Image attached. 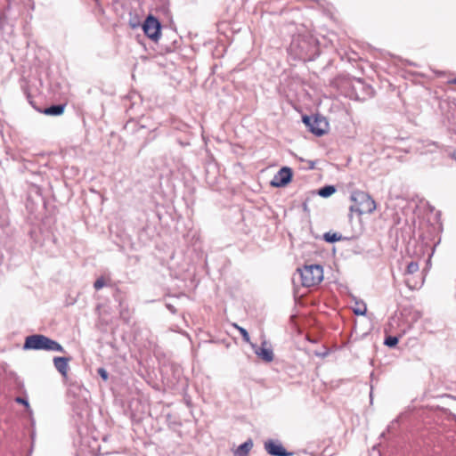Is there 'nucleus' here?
Masks as SVG:
<instances>
[{"label": "nucleus", "instance_id": "nucleus-9", "mask_svg": "<svg viewBox=\"0 0 456 456\" xmlns=\"http://www.w3.org/2000/svg\"><path fill=\"white\" fill-rule=\"evenodd\" d=\"M53 361L55 369L65 378L68 373L70 358L55 356Z\"/></svg>", "mask_w": 456, "mask_h": 456}, {"label": "nucleus", "instance_id": "nucleus-3", "mask_svg": "<svg viewBox=\"0 0 456 456\" xmlns=\"http://www.w3.org/2000/svg\"><path fill=\"white\" fill-rule=\"evenodd\" d=\"M297 273L302 286L310 288L319 284L323 280V268L320 265H305L297 268Z\"/></svg>", "mask_w": 456, "mask_h": 456}, {"label": "nucleus", "instance_id": "nucleus-21", "mask_svg": "<svg viewBox=\"0 0 456 456\" xmlns=\"http://www.w3.org/2000/svg\"><path fill=\"white\" fill-rule=\"evenodd\" d=\"M97 373L98 375L103 379V380H108L109 379V373L108 371L104 369V368H99L97 370Z\"/></svg>", "mask_w": 456, "mask_h": 456}, {"label": "nucleus", "instance_id": "nucleus-16", "mask_svg": "<svg viewBox=\"0 0 456 456\" xmlns=\"http://www.w3.org/2000/svg\"><path fill=\"white\" fill-rule=\"evenodd\" d=\"M398 338L395 336H388L386 338L384 344L389 347H394L398 344Z\"/></svg>", "mask_w": 456, "mask_h": 456}, {"label": "nucleus", "instance_id": "nucleus-13", "mask_svg": "<svg viewBox=\"0 0 456 456\" xmlns=\"http://www.w3.org/2000/svg\"><path fill=\"white\" fill-rule=\"evenodd\" d=\"M336 191V188L334 185H326L319 189L318 195L322 198H328L331 196Z\"/></svg>", "mask_w": 456, "mask_h": 456}, {"label": "nucleus", "instance_id": "nucleus-14", "mask_svg": "<svg viewBox=\"0 0 456 456\" xmlns=\"http://www.w3.org/2000/svg\"><path fill=\"white\" fill-rule=\"evenodd\" d=\"M323 238H324L325 241L333 243V242L340 240L341 235L337 232H334V233L326 232L324 234Z\"/></svg>", "mask_w": 456, "mask_h": 456}, {"label": "nucleus", "instance_id": "nucleus-11", "mask_svg": "<svg viewBox=\"0 0 456 456\" xmlns=\"http://www.w3.org/2000/svg\"><path fill=\"white\" fill-rule=\"evenodd\" d=\"M64 104H53L44 110V114L48 116H60L64 112Z\"/></svg>", "mask_w": 456, "mask_h": 456}, {"label": "nucleus", "instance_id": "nucleus-22", "mask_svg": "<svg viewBox=\"0 0 456 456\" xmlns=\"http://www.w3.org/2000/svg\"><path fill=\"white\" fill-rule=\"evenodd\" d=\"M329 354V352L328 351H325V352H322V353H315V355L317 356H321V357H325Z\"/></svg>", "mask_w": 456, "mask_h": 456}, {"label": "nucleus", "instance_id": "nucleus-17", "mask_svg": "<svg viewBox=\"0 0 456 456\" xmlns=\"http://www.w3.org/2000/svg\"><path fill=\"white\" fill-rule=\"evenodd\" d=\"M234 326L240 331V335L242 336L243 340L247 343H250L249 334L247 331V330L242 327H240L236 324Z\"/></svg>", "mask_w": 456, "mask_h": 456}, {"label": "nucleus", "instance_id": "nucleus-19", "mask_svg": "<svg viewBox=\"0 0 456 456\" xmlns=\"http://www.w3.org/2000/svg\"><path fill=\"white\" fill-rule=\"evenodd\" d=\"M105 286V281L103 279V277H100L98 278L94 283V288L96 289V290H99L101 289H102L103 287Z\"/></svg>", "mask_w": 456, "mask_h": 456}, {"label": "nucleus", "instance_id": "nucleus-5", "mask_svg": "<svg viewBox=\"0 0 456 456\" xmlns=\"http://www.w3.org/2000/svg\"><path fill=\"white\" fill-rule=\"evenodd\" d=\"M302 120L314 134L321 136L326 133L328 123L323 118L303 116Z\"/></svg>", "mask_w": 456, "mask_h": 456}, {"label": "nucleus", "instance_id": "nucleus-7", "mask_svg": "<svg viewBox=\"0 0 456 456\" xmlns=\"http://www.w3.org/2000/svg\"><path fill=\"white\" fill-rule=\"evenodd\" d=\"M265 449L271 456H290L292 452H289L279 442L268 440L265 443Z\"/></svg>", "mask_w": 456, "mask_h": 456}, {"label": "nucleus", "instance_id": "nucleus-12", "mask_svg": "<svg viewBox=\"0 0 456 456\" xmlns=\"http://www.w3.org/2000/svg\"><path fill=\"white\" fill-rule=\"evenodd\" d=\"M253 447V442L248 439V441L244 442L242 444H240L236 451L234 452V454L236 456H247L250 450Z\"/></svg>", "mask_w": 456, "mask_h": 456}, {"label": "nucleus", "instance_id": "nucleus-10", "mask_svg": "<svg viewBox=\"0 0 456 456\" xmlns=\"http://www.w3.org/2000/svg\"><path fill=\"white\" fill-rule=\"evenodd\" d=\"M444 148V145L440 144L437 142L435 141H426L423 143V151L425 153H434L436 152L438 150H442Z\"/></svg>", "mask_w": 456, "mask_h": 456}, {"label": "nucleus", "instance_id": "nucleus-6", "mask_svg": "<svg viewBox=\"0 0 456 456\" xmlns=\"http://www.w3.org/2000/svg\"><path fill=\"white\" fill-rule=\"evenodd\" d=\"M292 179V170L290 167H283L274 175L271 184L273 187H283L287 185Z\"/></svg>", "mask_w": 456, "mask_h": 456}, {"label": "nucleus", "instance_id": "nucleus-18", "mask_svg": "<svg viewBox=\"0 0 456 456\" xmlns=\"http://www.w3.org/2000/svg\"><path fill=\"white\" fill-rule=\"evenodd\" d=\"M367 312V307L364 304H362L361 305L357 306L354 309V313L356 315H364Z\"/></svg>", "mask_w": 456, "mask_h": 456}, {"label": "nucleus", "instance_id": "nucleus-4", "mask_svg": "<svg viewBox=\"0 0 456 456\" xmlns=\"http://www.w3.org/2000/svg\"><path fill=\"white\" fill-rule=\"evenodd\" d=\"M142 30L150 39L158 42L161 36V23L157 18L150 14L142 24Z\"/></svg>", "mask_w": 456, "mask_h": 456}, {"label": "nucleus", "instance_id": "nucleus-1", "mask_svg": "<svg viewBox=\"0 0 456 456\" xmlns=\"http://www.w3.org/2000/svg\"><path fill=\"white\" fill-rule=\"evenodd\" d=\"M24 350H45L64 353L63 346L57 341L42 334L28 336L23 344Z\"/></svg>", "mask_w": 456, "mask_h": 456}, {"label": "nucleus", "instance_id": "nucleus-23", "mask_svg": "<svg viewBox=\"0 0 456 456\" xmlns=\"http://www.w3.org/2000/svg\"><path fill=\"white\" fill-rule=\"evenodd\" d=\"M452 158L456 161V150L452 152Z\"/></svg>", "mask_w": 456, "mask_h": 456}, {"label": "nucleus", "instance_id": "nucleus-15", "mask_svg": "<svg viewBox=\"0 0 456 456\" xmlns=\"http://www.w3.org/2000/svg\"><path fill=\"white\" fill-rule=\"evenodd\" d=\"M419 271V264L417 262L411 261L407 265L406 273L413 274Z\"/></svg>", "mask_w": 456, "mask_h": 456}, {"label": "nucleus", "instance_id": "nucleus-24", "mask_svg": "<svg viewBox=\"0 0 456 456\" xmlns=\"http://www.w3.org/2000/svg\"><path fill=\"white\" fill-rule=\"evenodd\" d=\"M451 83H452V84H455V85H456V77H455V78H453L452 80H451Z\"/></svg>", "mask_w": 456, "mask_h": 456}, {"label": "nucleus", "instance_id": "nucleus-20", "mask_svg": "<svg viewBox=\"0 0 456 456\" xmlns=\"http://www.w3.org/2000/svg\"><path fill=\"white\" fill-rule=\"evenodd\" d=\"M15 402L23 404L26 407L27 411H30L28 401L26 398L19 396L15 398Z\"/></svg>", "mask_w": 456, "mask_h": 456}, {"label": "nucleus", "instance_id": "nucleus-8", "mask_svg": "<svg viewBox=\"0 0 456 456\" xmlns=\"http://www.w3.org/2000/svg\"><path fill=\"white\" fill-rule=\"evenodd\" d=\"M252 347L255 348V354L259 356L262 360L266 362H270L273 360V352L271 347H266L267 342L263 341L261 347L256 348V345L251 344Z\"/></svg>", "mask_w": 456, "mask_h": 456}, {"label": "nucleus", "instance_id": "nucleus-2", "mask_svg": "<svg viewBox=\"0 0 456 456\" xmlns=\"http://www.w3.org/2000/svg\"><path fill=\"white\" fill-rule=\"evenodd\" d=\"M354 204L350 207L351 212H356L358 215L370 214L376 209V203L369 193L362 191H353L350 196Z\"/></svg>", "mask_w": 456, "mask_h": 456}]
</instances>
